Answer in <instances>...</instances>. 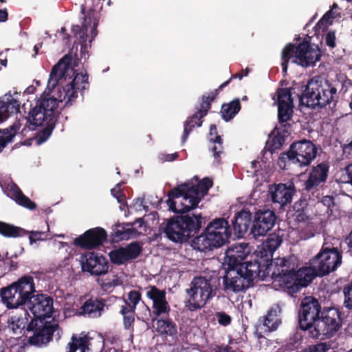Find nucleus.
<instances>
[{
	"mask_svg": "<svg viewBox=\"0 0 352 352\" xmlns=\"http://www.w3.org/2000/svg\"><path fill=\"white\" fill-rule=\"evenodd\" d=\"M261 258H266L269 261L268 276H271L274 281L278 282L279 285L287 289V292L292 295L299 292L302 287L311 283L305 275L308 267L296 270L297 265L293 257L277 258L273 261L267 253L264 255L261 253Z\"/></svg>",
	"mask_w": 352,
	"mask_h": 352,
	"instance_id": "nucleus-1",
	"label": "nucleus"
},
{
	"mask_svg": "<svg viewBox=\"0 0 352 352\" xmlns=\"http://www.w3.org/2000/svg\"><path fill=\"white\" fill-rule=\"evenodd\" d=\"M212 184V181L208 177L197 184L187 182L177 184L167 194L166 204L169 210L175 213H184L196 208Z\"/></svg>",
	"mask_w": 352,
	"mask_h": 352,
	"instance_id": "nucleus-2",
	"label": "nucleus"
},
{
	"mask_svg": "<svg viewBox=\"0 0 352 352\" xmlns=\"http://www.w3.org/2000/svg\"><path fill=\"white\" fill-rule=\"evenodd\" d=\"M301 92L297 94L300 103L311 109H322L329 106L333 109L339 100L336 87L327 80L316 76L306 85L300 86Z\"/></svg>",
	"mask_w": 352,
	"mask_h": 352,
	"instance_id": "nucleus-3",
	"label": "nucleus"
},
{
	"mask_svg": "<svg viewBox=\"0 0 352 352\" xmlns=\"http://www.w3.org/2000/svg\"><path fill=\"white\" fill-rule=\"evenodd\" d=\"M180 215L165 219L160 226V230L170 241L183 243L195 236L202 226L201 214L186 212Z\"/></svg>",
	"mask_w": 352,
	"mask_h": 352,
	"instance_id": "nucleus-4",
	"label": "nucleus"
},
{
	"mask_svg": "<svg viewBox=\"0 0 352 352\" xmlns=\"http://www.w3.org/2000/svg\"><path fill=\"white\" fill-rule=\"evenodd\" d=\"M296 43H287L281 52V67L286 72L290 60L303 67H313L320 60L322 52L318 46L312 45L307 38L296 37Z\"/></svg>",
	"mask_w": 352,
	"mask_h": 352,
	"instance_id": "nucleus-5",
	"label": "nucleus"
},
{
	"mask_svg": "<svg viewBox=\"0 0 352 352\" xmlns=\"http://www.w3.org/2000/svg\"><path fill=\"white\" fill-rule=\"evenodd\" d=\"M231 234L228 221L223 217L215 218L208 223L200 235L192 239V246L200 252L212 250L228 243Z\"/></svg>",
	"mask_w": 352,
	"mask_h": 352,
	"instance_id": "nucleus-6",
	"label": "nucleus"
},
{
	"mask_svg": "<svg viewBox=\"0 0 352 352\" xmlns=\"http://www.w3.org/2000/svg\"><path fill=\"white\" fill-rule=\"evenodd\" d=\"M309 269L305 274L309 280L323 277L333 272L342 263V250L331 242L324 241L318 254L309 261Z\"/></svg>",
	"mask_w": 352,
	"mask_h": 352,
	"instance_id": "nucleus-7",
	"label": "nucleus"
},
{
	"mask_svg": "<svg viewBox=\"0 0 352 352\" xmlns=\"http://www.w3.org/2000/svg\"><path fill=\"white\" fill-rule=\"evenodd\" d=\"M243 269L242 267L239 270H226L223 277L225 291L234 293L245 291L254 285V280L256 278L265 280L269 276L268 264H265L263 267H255L253 265L252 269L247 266Z\"/></svg>",
	"mask_w": 352,
	"mask_h": 352,
	"instance_id": "nucleus-8",
	"label": "nucleus"
},
{
	"mask_svg": "<svg viewBox=\"0 0 352 352\" xmlns=\"http://www.w3.org/2000/svg\"><path fill=\"white\" fill-rule=\"evenodd\" d=\"M36 292L34 279L30 276H23L10 285L0 291L3 304L8 309L25 308L30 297Z\"/></svg>",
	"mask_w": 352,
	"mask_h": 352,
	"instance_id": "nucleus-9",
	"label": "nucleus"
},
{
	"mask_svg": "<svg viewBox=\"0 0 352 352\" xmlns=\"http://www.w3.org/2000/svg\"><path fill=\"white\" fill-rule=\"evenodd\" d=\"M318 154L316 145L308 140H301L290 144L289 150L282 153L278 160L281 169H287L292 164L299 167L309 166Z\"/></svg>",
	"mask_w": 352,
	"mask_h": 352,
	"instance_id": "nucleus-10",
	"label": "nucleus"
},
{
	"mask_svg": "<svg viewBox=\"0 0 352 352\" xmlns=\"http://www.w3.org/2000/svg\"><path fill=\"white\" fill-rule=\"evenodd\" d=\"M217 285L212 283L210 278L195 276L190 283V287L186 289V307L194 311L203 308L208 301L217 295Z\"/></svg>",
	"mask_w": 352,
	"mask_h": 352,
	"instance_id": "nucleus-11",
	"label": "nucleus"
},
{
	"mask_svg": "<svg viewBox=\"0 0 352 352\" xmlns=\"http://www.w3.org/2000/svg\"><path fill=\"white\" fill-rule=\"evenodd\" d=\"M342 327L341 312L334 307H324L320 317L309 330L308 338L325 340L333 337Z\"/></svg>",
	"mask_w": 352,
	"mask_h": 352,
	"instance_id": "nucleus-12",
	"label": "nucleus"
},
{
	"mask_svg": "<svg viewBox=\"0 0 352 352\" xmlns=\"http://www.w3.org/2000/svg\"><path fill=\"white\" fill-rule=\"evenodd\" d=\"M58 99L48 95L41 96L36 102L34 107L29 112L27 122L34 127L41 126L45 121L57 122L60 111L58 109Z\"/></svg>",
	"mask_w": 352,
	"mask_h": 352,
	"instance_id": "nucleus-13",
	"label": "nucleus"
},
{
	"mask_svg": "<svg viewBox=\"0 0 352 352\" xmlns=\"http://www.w3.org/2000/svg\"><path fill=\"white\" fill-rule=\"evenodd\" d=\"M296 87L292 88H278L275 96L272 98L274 104L278 107V121L276 125L277 130L285 129V127H291L289 122L292 120L294 115V99L292 94H296Z\"/></svg>",
	"mask_w": 352,
	"mask_h": 352,
	"instance_id": "nucleus-14",
	"label": "nucleus"
},
{
	"mask_svg": "<svg viewBox=\"0 0 352 352\" xmlns=\"http://www.w3.org/2000/svg\"><path fill=\"white\" fill-rule=\"evenodd\" d=\"M321 303L315 297L307 296L303 298L300 302L298 311V324L300 330L304 331V336H309L316 320L322 314Z\"/></svg>",
	"mask_w": 352,
	"mask_h": 352,
	"instance_id": "nucleus-15",
	"label": "nucleus"
},
{
	"mask_svg": "<svg viewBox=\"0 0 352 352\" xmlns=\"http://www.w3.org/2000/svg\"><path fill=\"white\" fill-rule=\"evenodd\" d=\"M329 170V166L326 162H322L312 166L308 178L303 184V195L309 196V200L318 201L320 199V190L318 187L326 182Z\"/></svg>",
	"mask_w": 352,
	"mask_h": 352,
	"instance_id": "nucleus-16",
	"label": "nucleus"
},
{
	"mask_svg": "<svg viewBox=\"0 0 352 352\" xmlns=\"http://www.w3.org/2000/svg\"><path fill=\"white\" fill-rule=\"evenodd\" d=\"M58 327V323L32 318L27 327V331L34 332L33 335L29 338V343L36 346L47 344L52 339L54 333Z\"/></svg>",
	"mask_w": 352,
	"mask_h": 352,
	"instance_id": "nucleus-17",
	"label": "nucleus"
},
{
	"mask_svg": "<svg viewBox=\"0 0 352 352\" xmlns=\"http://www.w3.org/2000/svg\"><path fill=\"white\" fill-rule=\"evenodd\" d=\"M89 76L87 73H78L73 80L65 87L63 91H59L60 101H65L64 107L72 105L78 98V91H84L89 87Z\"/></svg>",
	"mask_w": 352,
	"mask_h": 352,
	"instance_id": "nucleus-18",
	"label": "nucleus"
},
{
	"mask_svg": "<svg viewBox=\"0 0 352 352\" xmlns=\"http://www.w3.org/2000/svg\"><path fill=\"white\" fill-rule=\"evenodd\" d=\"M296 192V189L293 182L272 185L270 190L272 206L274 208L285 210V208L292 203Z\"/></svg>",
	"mask_w": 352,
	"mask_h": 352,
	"instance_id": "nucleus-19",
	"label": "nucleus"
},
{
	"mask_svg": "<svg viewBox=\"0 0 352 352\" xmlns=\"http://www.w3.org/2000/svg\"><path fill=\"white\" fill-rule=\"evenodd\" d=\"M54 299L47 294H32L26 309L31 311L34 318L38 320L51 317L54 311Z\"/></svg>",
	"mask_w": 352,
	"mask_h": 352,
	"instance_id": "nucleus-20",
	"label": "nucleus"
},
{
	"mask_svg": "<svg viewBox=\"0 0 352 352\" xmlns=\"http://www.w3.org/2000/svg\"><path fill=\"white\" fill-rule=\"evenodd\" d=\"M107 239V231L101 227H96L85 231L76 238L74 244L82 249L93 250L102 245Z\"/></svg>",
	"mask_w": 352,
	"mask_h": 352,
	"instance_id": "nucleus-21",
	"label": "nucleus"
},
{
	"mask_svg": "<svg viewBox=\"0 0 352 352\" xmlns=\"http://www.w3.org/2000/svg\"><path fill=\"white\" fill-rule=\"evenodd\" d=\"M146 296L153 302L152 315L155 318L162 316H168L170 307L166 300V293L164 290L160 289L155 285H149L145 288Z\"/></svg>",
	"mask_w": 352,
	"mask_h": 352,
	"instance_id": "nucleus-22",
	"label": "nucleus"
},
{
	"mask_svg": "<svg viewBox=\"0 0 352 352\" xmlns=\"http://www.w3.org/2000/svg\"><path fill=\"white\" fill-rule=\"evenodd\" d=\"M276 221V215L271 210H259L255 212L252 226L251 228V234L256 238L260 236H265L270 230L272 229Z\"/></svg>",
	"mask_w": 352,
	"mask_h": 352,
	"instance_id": "nucleus-23",
	"label": "nucleus"
},
{
	"mask_svg": "<svg viewBox=\"0 0 352 352\" xmlns=\"http://www.w3.org/2000/svg\"><path fill=\"white\" fill-rule=\"evenodd\" d=\"M142 246L138 241H133L125 247H119L109 253L110 261L118 265L136 259L142 253Z\"/></svg>",
	"mask_w": 352,
	"mask_h": 352,
	"instance_id": "nucleus-24",
	"label": "nucleus"
},
{
	"mask_svg": "<svg viewBox=\"0 0 352 352\" xmlns=\"http://www.w3.org/2000/svg\"><path fill=\"white\" fill-rule=\"evenodd\" d=\"M82 271L88 272L92 276H101L107 273L109 262L102 254L87 252L81 262Z\"/></svg>",
	"mask_w": 352,
	"mask_h": 352,
	"instance_id": "nucleus-25",
	"label": "nucleus"
},
{
	"mask_svg": "<svg viewBox=\"0 0 352 352\" xmlns=\"http://www.w3.org/2000/svg\"><path fill=\"white\" fill-rule=\"evenodd\" d=\"M72 60L71 54H66L52 67L48 80V87L54 89L67 78H70V74L74 73Z\"/></svg>",
	"mask_w": 352,
	"mask_h": 352,
	"instance_id": "nucleus-26",
	"label": "nucleus"
},
{
	"mask_svg": "<svg viewBox=\"0 0 352 352\" xmlns=\"http://www.w3.org/2000/svg\"><path fill=\"white\" fill-rule=\"evenodd\" d=\"M106 302L107 300L102 298L91 296L82 305L78 314L91 318H99L104 312Z\"/></svg>",
	"mask_w": 352,
	"mask_h": 352,
	"instance_id": "nucleus-27",
	"label": "nucleus"
},
{
	"mask_svg": "<svg viewBox=\"0 0 352 352\" xmlns=\"http://www.w3.org/2000/svg\"><path fill=\"white\" fill-rule=\"evenodd\" d=\"M245 256L243 254H239L237 252L228 256V270H239L241 267L245 268L247 266L248 268H253V265L255 267H263L265 264H267L269 261L266 258H261V256L256 255L254 259H251L249 261H245Z\"/></svg>",
	"mask_w": 352,
	"mask_h": 352,
	"instance_id": "nucleus-28",
	"label": "nucleus"
},
{
	"mask_svg": "<svg viewBox=\"0 0 352 352\" xmlns=\"http://www.w3.org/2000/svg\"><path fill=\"white\" fill-rule=\"evenodd\" d=\"M252 213L247 210L236 212L231 220V229L237 238H243L248 232L252 223Z\"/></svg>",
	"mask_w": 352,
	"mask_h": 352,
	"instance_id": "nucleus-29",
	"label": "nucleus"
},
{
	"mask_svg": "<svg viewBox=\"0 0 352 352\" xmlns=\"http://www.w3.org/2000/svg\"><path fill=\"white\" fill-rule=\"evenodd\" d=\"M30 318V315L25 308H21L19 313L13 312L7 322L9 331L14 335H24L25 329L27 331Z\"/></svg>",
	"mask_w": 352,
	"mask_h": 352,
	"instance_id": "nucleus-30",
	"label": "nucleus"
},
{
	"mask_svg": "<svg viewBox=\"0 0 352 352\" xmlns=\"http://www.w3.org/2000/svg\"><path fill=\"white\" fill-rule=\"evenodd\" d=\"M93 338L89 333L82 331L79 334H73L67 343L65 352H88L91 351Z\"/></svg>",
	"mask_w": 352,
	"mask_h": 352,
	"instance_id": "nucleus-31",
	"label": "nucleus"
},
{
	"mask_svg": "<svg viewBox=\"0 0 352 352\" xmlns=\"http://www.w3.org/2000/svg\"><path fill=\"white\" fill-rule=\"evenodd\" d=\"M21 102L10 92L0 97V123L19 112Z\"/></svg>",
	"mask_w": 352,
	"mask_h": 352,
	"instance_id": "nucleus-32",
	"label": "nucleus"
},
{
	"mask_svg": "<svg viewBox=\"0 0 352 352\" xmlns=\"http://www.w3.org/2000/svg\"><path fill=\"white\" fill-rule=\"evenodd\" d=\"M112 230L111 236L114 242L127 240L139 234L136 228H133V223H117Z\"/></svg>",
	"mask_w": 352,
	"mask_h": 352,
	"instance_id": "nucleus-33",
	"label": "nucleus"
},
{
	"mask_svg": "<svg viewBox=\"0 0 352 352\" xmlns=\"http://www.w3.org/2000/svg\"><path fill=\"white\" fill-rule=\"evenodd\" d=\"M283 311L280 304H274L264 317L263 325L269 331H276L282 324Z\"/></svg>",
	"mask_w": 352,
	"mask_h": 352,
	"instance_id": "nucleus-34",
	"label": "nucleus"
},
{
	"mask_svg": "<svg viewBox=\"0 0 352 352\" xmlns=\"http://www.w3.org/2000/svg\"><path fill=\"white\" fill-rule=\"evenodd\" d=\"M9 196L15 201V202L24 208L30 210H34L36 208V204L32 201L28 197L25 196L19 187L13 184L10 186L9 189Z\"/></svg>",
	"mask_w": 352,
	"mask_h": 352,
	"instance_id": "nucleus-35",
	"label": "nucleus"
},
{
	"mask_svg": "<svg viewBox=\"0 0 352 352\" xmlns=\"http://www.w3.org/2000/svg\"><path fill=\"white\" fill-rule=\"evenodd\" d=\"M157 320L156 324L157 331L161 334L166 336L175 337L177 334V328L176 324L168 316H162L160 318H155Z\"/></svg>",
	"mask_w": 352,
	"mask_h": 352,
	"instance_id": "nucleus-36",
	"label": "nucleus"
},
{
	"mask_svg": "<svg viewBox=\"0 0 352 352\" xmlns=\"http://www.w3.org/2000/svg\"><path fill=\"white\" fill-rule=\"evenodd\" d=\"M228 85V82H224L220 85L217 89L212 91L207 96H202L199 107L197 111V112L200 114L201 117H205L207 115L209 109L211 108V103L214 101L219 93Z\"/></svg>",
	"mask_w": 352,
	"mask_h": 352,
	"instance_id": "nucleus-37",
	"label": "nucleus"
},
{
	"mask_svg": "<svg viewBox=\"0 0 352 352\" xmlns=\"http://www.w3.org/2000/svg\"><path fill=\"white\" fill-rule=\"evenodd\" d=\"M85 8L84 6L81 7V11L84 14L82 17L83 19V26L85 28L86 33L87 32L88 27L93 25L92 30H91V37L94 38L97 35L96 28L98 25V12L94 9H89L85 13Z\"/></svg>",
	"mask_w": 352,
	"mask_h": 352,
	"instance_id": "nucleus-38",
	"label": "nucleus"
},
{
	"mask_svg": "<svg viewBox=\"0 0 352 352\" xmlns=\"http://www.w3.org/2000/svg\"><path fill=\"white\" fill-rule=\"evenodd\" d=\"M200 114L197 111L190 117H188L184 124V133L182 136V142L184 143L188 138L189 134L195 127H199L203 123Z\"/></svg>",
	"mask_w": 352,
	"mask_h": 352,
	"instance_id": "nucleus-39",
	"label": "nucleus"
},
{
	"mask_svg": "<svg viewBox=\"0 0 352 352\" xmlns=\"http://www.w3.org/2000/svg\"><path fill=\"white\" fill-rule=\"evenodd\" d=\"M19 128L20 124L15 122L9 127L0 130V153L8 143L13 141V139L19 130Z\"/></svg>",
	"mask_w": 352,
	"mask_h": 352,
	"instance_id": "nucleus-40",
	"label": "nucleus"
},
{
	"mask_svg": "<svg viewBox=\"0 0 352 352\" xmlns=\"http://www.w3.org/2000/svg\"><path fill=\"white\" fill-rule=\"evenodd\" d=\"M241 108L239 98H235L228 104H222L221 109L222 118L226 122L230 121L239 112Z\"/></svg>",
	"mask_w": 352,
	"mask_h": 352,
	"instance_id": "nucleus-41",
	"label": "nucleus"
},
{
	"mask_svg": "<svg viewBox=\"0 0 352 352\" xmlns=\"http://www.w3.org/2000/svg\"><path fill=\"white\" fill-rule=\"evenodd\" d=\"M28 232L23 228L0 221V234L5 237H19Z\"/></svg>",
	"mask_w": 352,
	"mask_h": 352,
	"instance_id": "nucleus-42",
	"label": "nucleus"
},
{
	"mask_svg": "<svg viewBox=\"0 0 352 352\" xmlns=\"http://www.w3.org/2000/svg\"><path fill=\"white\" fill-rule=\"evenodd\" d=\"M72 32L74 36L78 38V41H74V45H80V53H85L87 50V39L88 36L87 34H86L85 28L83 26V21L82 22V26L79 25H73Z\"/></svg>",
	"mask_w": 352,
	"mask_h": 352,
	"instance_id": "nucleus-43",
	"label": "nucleus"
},
{
	"mask_svg": "<svg viewBox=\"0 0 352 352\" xmlns=\"http://www.w3.org/2000/svg\"><path fill=\"white\" fill-rule=\"evenodd\" d=\"M289 127H285V129L277 130L276 126L274 128L273 131L274 137L272 140L271 144L272 150L278 149L283 145L285 141V137L289 135Z\"/></svg>",
	"mask_w": 352,
	"mask_h": 352,
	"instance_id": "nucleus-44",
	"label": "nucleus"
},
{
	"mask_svg": "<svg viewBox=\"0 0 352 352\" xmlns=\"http://www.w3.org/2000/svg\"><path fill=\"white\" fill-rule=\"evenodd\" d=\"M44 123H45L46 126L39 131L35 137L38 144H43L50 138L56 126V122L45 121Z\"/></svg>",
	"mask_w": 352,
	"mask_h": 352,
	"instance_id": "nucleus-45",
	"label": "nucleus"
},
{
	"mask_svg": "<svg viewBox=\"0 0 352 352\" xmlns=\"http://www.w3.org/2000/svg\"><path fill=\"white\" fill-rule=\"evenodd\" d=\"M98 283L102 289L107 291L116 287L122 285L123 284V280L121 277H119L118 275H113L111 279L109 277H107L106 278H98Z\"/></svg>",
	"mask_w": 352,
	"mask_h": 352,
	"instance_id": "nucleus-46",
	"label": "nucleus"
},
{
	"mask_svg": "<svg viewBox=\"0 0 352 352\" xmlns=\"http://www.w3.org/2000/svg\"><path fill=\"white\" fill-rule=\"evenodd\" d=\"M282 242V237L276 234H272L267 236L264 245L265 249L270 252V255H268L270 257L272 256L271 254L281 245Z\"/></svg>",
	"mask_w": 352,
	"mask_h": 352,
	"instance_id": "nucleus-47",
	"label": "nucleus"
},
{
	"mask_svg": "<svg viewBox=\"0 0 352 352\" xmlns=\"http://www.w3.org/2000/svg\"><path fill=\"white\" fill-rule=\"evenodd\" d=\"M344 295L343 307L352 311V280L345 284L342 289Z\"/></svg>",
	"mask_w": 352,
	"mask_h": 352,
	"instance_id": "nucleus-48",
	"label": "nucleus"
},
{
	"mask_svg": "<svg viewBox=\"0 0 352 352\" xmlns=\"http://www.w3.org/2000/svg\"><path fill=\"white\" fill-rule=\"evenodd\" d=\"M209 140L214 144L211 148L214 157L215 159L220 157L223 151V139L221 137H216V139L211 138Z\"/></svg>",
	"mask_w": 352,
	"mask_h": 352,
	"instance_id": "nucleus-49",
	"label": "nucleus"
},
{
	"mask_svg": "<svg viewBox=\"0 0 352 352\" xmlns=\"http://www.w3.org/2000/svg\"><path fill=\"white\" fill-rule=\"evenodd\" d=\"M214 316L218 323L221 326L227 327L232 322V317L224 311H217Z\"/></svg>",
	"mask_w": 352,
	"mask_h": 352,
	"instance_id": "nucleus-50",
	"label": "nucleus"
},
{
	"mask_svg": "<svg viewBox=\"0 0 352 352\" xmlns=\"http://www.w3.org/2000/svg\"><path fill=\"white\" fill-rule=\"evenodd\" d=\"M309 196H305L302 193V197L296 201L293 206L294 212H300L307 210Z\"/></svg>",
	"mask_w": 352,
	"mask_h": 352,
	"instance_id": "nucleus-51",
	"label": "nucleus"
},
{
	"mask_svg": "<svg viewBox=\"0 0 352 352\" xmlns=\"http://www.w3.org/2000/svg\"><path fill=\"white\" fill-rule=\"evenodd\" d=\"M338 14L336 13L333 9L327 11L324 16L320 19L318 22L317 25L321 27L324 25H327V23H331V20L336 18Z\"/></svg>",
	"mask_w": 352,
	"mask_h": 352,
	"instance_id": "nucleus-52",
	"label": "nucleus"
},
{
	"mask_svg": "<svg viewBox=\"0 0 352 352\" xmlns=\"http://www.w3.org/2000/svg\"><path fill=\"white\" fill-rule=\"evenodd\" d=\"M324 40L326 45L328 46L330 50L336 47V32L334 31H328L324 35Z\"/></svg>",
	"mask_w": 352,
	"mask_h": 352,
	"instance_id": "nucleus-53",
	"label": "nucleus"
},
{
	"mask_svg": "<svg viewBox=\"0 0 352 352\" xmlns=\"http://www.w3.org/2000/svg\"><path fill=\"white\" fill-rule=\"evenodd\" d=\"M142 295L140 292L136 290H131L128 294V301L133 308L136 309L137 305L141 300Z\"/></svg>",
	"mask_w": 352,
	"mask_h": 352,
	"instance_id": "nucleus-54",
	"label": "nucleus"
},
{
	"mask_svg": "<svg viewBox=\"0 0 352 352\" xmlns=\"http://www.w3.org/2000/svg\"><path fill=\"white\" fill-rule=\"evenodd\" d=\"M307 210H303L300 212H294L292 216L294 218L295 221L300 223V222H306L309 217L307 214Z\"/></svg>",
	"mask_w": 352,
	"mask_h": 352,
	"instance_id": "nucleus-55",
	"label": "nucleus"
},
{
	"mask_svg": "<svg viewBox=\"0 0 352 352\" xmlns=\"http://www.w3.org/2000/svg\"><path fill=\"white\" fill-rule=\"evenodd\" d=\"M135 322V314L126 315L123 316V324L124 329H130L133 327V323Z\"/></svg>",
	"mask_w": 352,
	"mask_h": 352,
	"instance_id": "nucleus-56",
	"label": "nucleus"
},
{
	"mask_svg": "<svg viewBox=\"0 0 352 352\" xmlns=\"http://www.w3.org/2000/svg\"><path fill=\"white\" fill-rule=\"evenodd\" d=\"M125 302L126 305L122 306L120 313L123 316H125L126 315L135 314V308H133V307L131 305V304L129 303L127 300H125Z\"/></svg>",
	"mask_w": 352,
	"mask_h": 352,
	"instance_id": "nucleus-57",
	"label": "nucleus"
},
{
	"mask_svg": "<svg viewBox=\"0 0 352 352\" xmlns=\"http://www.w3.org/2000/svg\"><path fill=\"white\" fill-rule=\"evenodd\" d=\"M298 352H325V349L322 344H314Z\"/></svg>",
	"mask_w": 352,
	"mask_h": 352,
	"instance_id": "nucleus-58",
	"label": "nucleus"
},
{
	"mask_svg": "<svg viewBox=\"0 0 352 352\" xmlns=\"http://www.w3.org/2000/svg\"><path fill=\"white\" fill-rule=\"evenodd\" d=\"M43 233L39 231H32L30 232L29 236L30 243L32 244L36 243L37 241L42 240L41 236Z\"/></svg>",
	"mask_w": 352,
	"mask_h": 352,
	"instance_id": "nucleus-59",
	"label": "nucleus"
},
{
	"mask_svg": "<svg viewBox=\"0 0 352 352\" xmlns=\"http://www.w3.org/2000/svg\"><path fill=\"white\" fill-rule=\"evenodd\" d=\"M321 203L327 208H330L334 205V198L333 196H324L321 199Z\"/></svg>",
	"mask_w": 352,
	"mask_h": 352,
	"instance_id": "nucleus-60",
	"label": "nucleus"
},
{
	"mask_svg": "<svg viewBox=\"0 0 352 352\" xmlns=\"http://www.w3.org/2000/svg\"><path fill=\"white\" fill-rule=\"evenodd\" d=\"M249 71L250 70L248 68H246L245 70H241V72L240 73H237V74L232 75V76L226 82H228V84H229L232 79L237 78L239 80H241L243 76H248Z\"/></svg>",
	"mask_w": 352,
	"mask_h": 352,
	"instance_id": "nucleus-61",
	"label": "nucleus"
},
{
	"mask_svg": "<svg viewBox=\"0 0 352 352\" xmlns=\"http://www.w3.org/2000/svg\"><path fill=\"white\" fill-rule=\"evenodd\" d=\"M100 346L101 347L100 352H122L121 351L114 348V347H110L107 349H104V342L102 340H99L98 341Z\"/></svg>",
	"mask_w": 352,
	"mask_h": 352,
	"instance_id": "nucleus-62",
	"label": "nucleus"
},
{
	"mask_svg": "<svg viewBox=\"0 0 352 352\" xmlns=\"http://www.w3.org/2000/svg\"><path fill=\"white\" fill-rule=\"evenodd\" d=\"M346 174L348 177V183L352 186V164H349L345 167Z\"/></svg>",
	"mask_w": 352,
	"mask_h": 352,
	"instance_id": "nucleus-63",
	"label": "nucleus"
},
{
	"mask_svg": "<svg viewBox=\"0 0 352 352\" xmlns=\"http://www.w3.org/2000/svg\"><path fill=\"white\" fill-rule=\"evenodd\" d=\"M215 352H235L229 345L217 346Z\"/></svg>",
	"mask_w": 352,
	"mask_h": 352,
	"instance_id": "nucleus-64",
	"label": "nucleus"
}]
</instances>
